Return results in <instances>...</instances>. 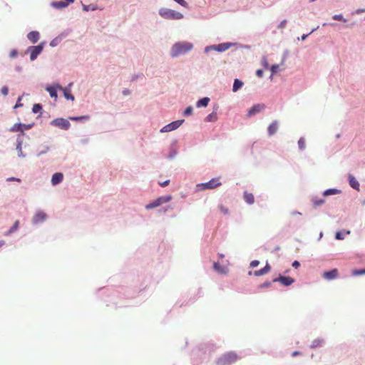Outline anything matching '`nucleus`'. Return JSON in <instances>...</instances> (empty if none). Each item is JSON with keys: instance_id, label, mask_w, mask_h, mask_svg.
I'll return each mask as SVG.
<instances>
[{"instance_id": "49", "label": "nucleus", "mask_w": 365, "mask_h": 365, "mask_svg": "<svg viewBox=\"0 0 365 365\" xmlns=\"http://www.w3.org/2000/svg\"><path fill=\"white\" fill-rule=\"evenodd\" d=\"M333 19H335V20L341 21V20H342L343 16L341 14L335 15V16H334Z\"/></svg>"}, {"instance_id": "15", "label": "nucleus", "mask_w": 365, "mask_h": 365, "mask_svg": "<svg viewBox=\"0 0 365 365\" xmlns=\"http://www.w3.org/2000/svg\"><path fill=\"white\" fill-rule=\"evenodd\" d=\"M46 218V214L43 212H37L33 217V222L36 224L43 222Z\"/></svg>"}, {"instance_id": "2", "label": "nucleus", "mask_w": 365, "mask_h": 365, "mask_svg": "<svg viewBox=\"0 0 365 365\" xmlns=\"http://www.w3.org/2000/svg\"><path fill=\"white\" fill-rule=\"evenodd\" d=\"M160 15L165 19H181L182 14L170 9L163 8L159 11Z\"/></svg>"}, {"instance_id": "8", "label": "nucleus", "mask_w": 365, "mask_h": 365, "mask_svg": "<svg viewBox=\"0 0 365 365\" xmlns=\"http://www.w3.org/2000/svg\"><path fill=\"white\" fill-rule=\"evenodd\" d=\"M231 46V43H220L217 46H212L211 47H206L205 51H207L210 48L216 50L219 52H223L230 48Z\"/></svg>"}, {"instance_id": "56", "label": "nucleus", "mask_w": 365, "mask_h": 365, "mask_svg": "<svg viewBox=\"0 0 365 365\" xmlns=\"http://www.w3.org/2000/svg\"><path fill=\"white\" fill-rule=\"evenodd\" d=\"M219 257H220V258H222V257H224V255H223L222 254H219Z\"/></svg>"}, {"instance_id": "34", "label": "nucleus", "mask_w": 365, "mask_h": 365, "mask_svg": "<svg viewBox=\"0 0 365 365\" xmlns=\"http://www.w3.org/2000/svg\"><path fill=\"white\" fill-rule=\"evenodd\" d=\"M265 274H266V272H264V270L263 269H261L259 270H256L254 272V275L256 276V277L262 276V275H264Z\"/></svg>"}, {"instance_id": "20", "label": "nucleus", "mask_w": 365, "mask_h": 365, "mask_svg": "<svg viewBox=\"0 0 365 365\" xmlns=\"http://www.w3.org/2000/svg\"><path fill=\"white\" fill-rule=\"evenodd\" d=\"M74 0H67V2L65 1H56L53 2V5L58 9L66 7L69 3H73Z\"/></svg>"}, {"instance_id": "10", "label": "nucleus", "mask_w": 365, "mask_h": 365, "mask_svg": "<svg viewBox=\"0 0 365 365\" xmlns=\"http://www.w3.org/2000/svg\"><path fill=\"white\" fill-rule=\"evenodd\" d=\"M339 272L337 269H333L330 271L324 272L323 273V277L327 280H331L337 278Z\"/></svg>"}, {"instance_id": "37", "label": "nucleus", "mask_w": 365, "mask_h": 365, "mask_svg": "<svg viewBox=\"0 0 365 365\" xmlns=\"http://www.w3.org/2000/svg\"><path fill=\"white\" fill-rule=\"evenodd\" d=\"M278 68H279V65H277V64L272 65L271 67V71H272V74L276 73L278 71Z\"/></svg>"}, {"instance_id": "32", "label": "nucleus", "mask_w": 365, "mask_h": 365, "mask_svg": "<svg viewBox=\"0 0 365 365\" xmlns=\"http://www.w3.org/2000/svg\"><path fill=\"white\" fill-rule=\"evenodd\" d=\"M219 208L223 214L227 215L229 213L228 208L224 206L223 205H220Z\"/></svg>"}, {"instance_id": "33", "label": "nucleus", "mask_w": 365, "mask_h": 365, "mask_svg": "<svg viewBox=\"0 0 365 365\" xmlns=\"http://www.w3.org/2000/svg\"><path fill=\"white\" fill-rule=\"evenodd\" d=\"M89 117L88 115H82V116H78V117H71L70 119L72 120H79L81 119H88Z\"/></svg>"}, {"instance_id": "58", "label": "nucleus", "mask_w": 365, "mask_h": 365, "mask_svg": "<svg viewBox=\"0 0 365 365\" xmlns=\"http://www.w3.org/2000/svg\"><path fill=\"white\" fill-rule=\"evenodd\" d=\"M3 244H4V242L1 243V244H0V247H1V246H2V245H3Z\"/></svg>"}, {"instance_id": "48", "label": "nucleus", "mask_w": 365, "mask_h": 365, "mask_svg": "<svg viewBox=\"0 0 365 365\" xmlns=\"http://www.w3.org/2000/svg\"><path fill=\"white\" fill-rule=\"evenodd\" d=\"M256 75H257L258 77H259V78L262 77V76H263V71H262V70H261V69L257 70V71H256Z\"/></svg>"}, {"instance_id": "41", "label": "nucleus", "mask_w": 365, "mask_h": 365, "mask_svg": "<svg viewBox=\"0 0 365 365\" xmlns=\"http://www.w3.org/2000/svg\"><path fill=\"white\" fill-rule=\"evenodd\" d=\"M259 262L258 260H253L250 263V267H256L259 265Z\"/></svg>"}, {"instance_id": "45", "label": "nucleus", "mask_w": 365, "mask_h": 365, "mask_svg": "<svg viewBox=\"0 0 365 365\" xmlns=\"http://www.w3.org/2000/svg\"><path fill=\"white\" fill-rule=\"evenodd\" d=\"M335 237L337 240H343L344 239V237H343L342 234L340 232H337L336 233Z\"/></svg>"}, {"instance_id": "46", "label": "nucleus", "mask_w": 365, "mask_h": 365, "mask_svg": "<svg viewBox=\"0 0 365 365\" xmlns=\"http://www.w3.org/2000/svg\"><path fill=\"white\" fill-rule=\"evenodd\" d=\"M262 269L264 270V272L267 274V273H268L270 271L271 267H270L269 264L268 263H267L265 267L264 268H262Z\"/></svg>"}, {"instance_id": "29", "label": "nucleus", "mask_w": 365, "mask_h": 365, "mask_svg": "<svg viewBox=\"0 0 365 365\" xmlns=\"http://www.w3.org/2000/svg\"><path fill=\"white\" fill-rule=\"evenodd\" d=\"M298 145H299V149H301V150L305 149L306 142H305V139L304 138H299V140H298Z\"/></svg>"}, {"instance_id": "28", "label": "nucleus", "mask_w": 365, "mask_h": 365, "mask_svg": "<svg viewBox=\"0 0 365 365\" xmlns=\"http://www.w3.org/2000/svg\"><path fill=\"white\" fill-rule=\"evenodd\" d=\"M353 276H359L365 274V268L362 269H354L351 272Z\"/></svg>"}, {"instance_id": "51", "label": "nucleus", "mask_w": 365, "mask_h": 365, "mask_svg": "<svg viewBox=\"0 0 365 365\" xmlns=\"http://www.w3.org/2000/svg\"><path fill=\"white\" fill-rule=\"evenodd\" d=\"M7 181H17V182H20L21 180L19 178H16L12 177V178H9L7 179Z\"/></svg>"}, {"instance_id": "36", "label": "nucleus", "mask_w": 365, "mask_h": 365, "mask_svg": "<svg viewBox=\"0 0 365 365\" xmlns=\"http://www.w3.org/2000/svg\"><path fill=\"white\" fill-rule=\"evenodd\" d=\"M192 113V108L189 106L187 107L185 111H184V115H190L191 113Z\"/></svg>"}, {"instance_id": "39", "label": "nucleus", "mask_w": 365, "mask_h": 365, "mask_svg": "<svg viewBox=\"0 0 365 365\" xmlns=\"http://www.w3.org/2000/svg\"><path fill=\"white\" fill-rule=\"evenodd\" d=\"M83 9L86 11H88L90 10H95V8L93 7L91 5H83Z\"/></svg>"}, {"instance_id": "47", "label": "nucleus", "mask_w": 365, "mask_h": 365, "mask_svg": "<svg viewBox=\"0 0 365 365\" xmlns=\"http://www.w3.org/2000/svg\"><path fill=\"white\" fill-rule=\"evenodd\" d=\"M169 182H170V180H165V181L162 182H159V184H160V185L161 187H165V186H167V185H169Z\"/></svg>"}, {"instance_id": "40", "label": "nucleus", "mask_w": 365, "mask_h": 365, "mask_svg": "<svg viewBox=\"0 0 365 365\" xmlns=\"http://www.w3.org/2000/svg\"><path fill=\"white\" fill-rule=\"evenodd\" d=\"M1 93L4 95V96H6L9 93V89L6 86H3L1 89Z\"/></svg>"}, {"instance_id": "18", "label": "nucleus", "mask_w": 365, "mask_h": 365, "mask_svg": "<svg viewBox=\"0 0 365 365\" xmlns=\"http://www.w3.org/2000/svg\"><path fill=\"white\" fill-rule=\"evenodd\" d=\"M213 267L215 271L222 274H225L228 272V269L226 267L221 266L218 262H215Z\"/></svg>"}, {"instance_id": "52", "label": "nucleus", "mask_w": 365, "mask_h": 365, "mask_svg": "<svg viewBox=\"0 0 365 365\" xmlns=\"http://www.w3.org/2000/svg\"><path fill=\"white\" fill-rule=\"evenodd\" d=\"M300 266V263L298 261H294L292 263V267L294 268H298Z\"/></svg>"}, {"instance_id": "17", "label": "nucleus", "mask_w": 365, "mask_h": 365, "mask_svg": "<svg viewBox=\"0 0 365 365\" xmlns=\"http://www.w3.org/2000/svg\"><path fill=\"white\" fill-rule=\"evenodd\" d=\"M63 179V175L61 173H56L51 178V183L56 185L62 182Z\"/></svg>"}, {"instance_id": "24", "label": "nucleus", "mask_w": 365, "mask_h": 365, "mask_svg": "<svg viewBox=\"0 0 365 365\" xmlns=\"http://www.w3.org/2000/svg\"><path fill=\"white\" fill-rule=\"evenodd\" d=\"M217 120V114L215 111L212 112L205 119L206 122H215Z\"/></svg>"}, {"instance_id": "12", "label": "nucleus", "mask_w": 365, "mask_h": 365, "mask_svg": "<svg viewBox=\"0 0 365 365\" xmlns=\"http://www.w3.org/2000/svg\"><path fill=\"white\" fill-rule=\"evenodd\" d=\"M279 127V122L277 120H274L267 128V132L269 135H274L277 130Z\"/></svg>"}, {"instance_id": "35", "label": "nucleus", "mask_w": 365, "mask_h": 365, "mask_svg": "<svg viewBox=\"0 0 365 365\" xmlns=\"http://www.w3.org/2000/svg\"><path fill=\"white\" fill-rule=\"evenodd\" d=\"M183 7H187V3L185 0H174Z\"/></svg>"}, {"instance_id": "26", "label": "nucleus", "mask_w": 365, "mask_h": 365, "mask_svg": "<svg viewBox=\"0 0 365 365\" xmlns=\"http://www.w3.org/2000/svg\"><path fill=\"white\" fill-rule=\"evenodd\" d=\"M19 221L16 220L14 222V225L8 230V232L6 233H5V235L8 236V235H11V233L14 232L15 231H16L19 228Z\"/></svg>"}, {"instance_id": "57", "label": "nucleus", "mask_w": 365, "mask_h": 365, "mask_svg": "<svg viewBox=\"0 0 365 365\" xmlns=\"http://www.w3.org/2000/svg\"><path fill=\"white\" fill-rule=\"evenodd\" d=\"M297 351H295V352H294V353H293V355H294V356H295V355H297Z\"/></svg>"}, {"instance_id": "4", "label": "nucleus", "mask_w": 365, "mask_h": 365, "mask_svg": "<svg viewBox=\"0 0 365 365\" xmlns=\"http://www.w3.org/2000/svg\"><path fill=\"white\" fill-rule=\"evenodd\" d=\"M221 185V182L220 181L219 178H212L209 182L199 184L197 185L198 187H200L202 190H211L216 188L217 187L220 186Z\"/></svg>"}, {"instance_id": "7", "label": "nucleus", "mask_w": 365, "mask_h": 365, "mask_svg": "<svg viewBox=\"0 0 365 365\" xmlns=\"http://www.w3.org/2000/svg\"><path fill=\"white\" fill-rule=\"evenodd\" d=\"M183 122H184V120H178L173 121L171 123L164 126L161 129L160 131L163 133H165V132H170L172 130H174L177 129L178 128H179L182 124Z\"/></svg>"}, {"instance_id": "50", "label": "nucleus", "mask_w": 365, "mask_h": 365, "mask_svg": "<svg viewBox=\"0 0 365 365\" xmlns=\"http://www.w3.org/2000/svg\"><path fill=\"white\" fill-rule=\"evenodd\" d=\"M17 54H18L17 51H16V50H13V51H11V53H10V56H11V57H12V58H14V57H16V56H17Z\"/></svg>"}, {"instance_id": "44", "label": "nucleus", "mask_w": 365, "mask_h": 365, "mask_svg": "<svg viewBox=\"0 0 365 365\" xmlns=\"http://www.w3.org/2000/svg\"><path fill=\"white\" fill-rule=\"evenodd\" d=\"M271 285V282H264L262 284L259 285V287L260 288H264V287H268Z\"/></svg>"}, {"instance_id": "55", "label": "nucleus", "mask_w": 365, "mask_h": 365, "mask_svg": "<svg viewBox=\"0 0 365 365\" xmlns=\"http://www.w3.org/2000/svg\"><path fill=\"white\" fill-rule=\"evenodd\" d=\"M227 356H229L230 359H234L235 358L234 354H228Z\"/></svg>"}, {"instance_id": "22", "label": "nucleus", "mask_w": 365, "mask_h": 365, "mask_svg": "<svg viewBox=\"0 0 365 365\" xmlns=\"http://www.w3.org/2000/svg\"><path fill=\"white\" fill-rule=\"evenodd\" d=\"M11 132H17L20 131L21 133V135H24L23 132V123H16L14 124L10 129Z\"/></svg>"}, {"instance_id": "13", "label": "nucleus", "mask_w": 365, "mask_h": 365, "mask_svg": "<svg viewBox=\"0 0 365 365\" xmlns=\"http://www.w3.org/2000/svg\"><path fill=\"white\" fill-rule=\"evenodd\" d=\"M348 180H349V185L352 188L359 191L360 185H359V182H358V180L355 178V177L353 175L349 174L348 175Z\"/></svg>"}, {"instance_id": "25", "label": "nucleus", "mask_w": 365, "mask_h": 365, "mask_svg": "<svg viewBox=\"0 0 365 365\" xmlns=\"http://www.w3.org/2000/svg\"><path fill=\"white\" fill-rule=\"evenodd\" d=\"M243 86V82L239 79H235L233 83L232 91L237 92Z\"/></svg>"}, {"instance_id": "21", "label": "nucleus", "mask_w": 365, "mask_h": 365, "mask_svg": "<svg viewBox=\"0 0 365 365\" xmlns=\"http://www.w3.org/2000/svg\"><path fill=\"white\" fill-rule=\"evenodd\" d=\"M244 200L250 205H252L255 202V197L253 194L245 192H244Z\"/></svg>"}, {"instance_id": "38", "label": "nucleus", "mask_w": 365, "mask_h": 365, "mask_svg": "<svg viewBox=\"0 0 365 365\" xmlns=\"http://www.w3.org/2000/svg\"><path fill=\"white\" fill-rule=\"evenodd\" d=\"M16 149L19 150V156H21V154H22V148H21V141H19L18 142V144H17V146H16Z\"/></svg>"}, {"instance_id": "30", "label": "nucleus", "mask_w": 365, "mask_h": 365, "mask_svg": "<svg viewBox=\"0 0 365 365\" xmlns=\"http://www.w3.org/2000/svg\"><path fill=\"white\" fill-rule=\"evenodd\" d=\"M41 109H42V106L38 103H36L33 106L32 111L34 113H37L39 111H41Z\"/></svg>"}, {"instance_id": "9", "label": "nucleus", "mask_w": 365, "mask_h": 365, "mask_svg": "<svg viewBox=\"0 0 365 365\" xmlns=\"http://www.w3.org/2000/svg\"><path fill=\"white\" fill-rule=\"evenodd\" d=\"M273 282H279L284 286H289L294 282V280L290 277L280 276L278 278L274 279Z\"/></svg>"}, {"instance_id": "23", "label": "nucleus", "mask_w": 365, "mask_h": 365, "mask_svg": "<svg viewBox=\"0 0 365 365\" xmlns=\"http://www.w3.org/2000/svg\"><path fill=\"white\" fill-rule=\"evenodd\" d=\"M210 98L207 97L202 98L197 102V107H206L208 105Z\"/></svg>"}, {"instance_id": "19", "label": "nucleus", "mask_w": 365, "mask_h": 365, "mask_svg": "<svg viewBox=\"0 0 365 365\" xmlns=\"http://www.w3.org/2000/svg\"><path fill=\"white\" fill-rule=\"evenodd\" d=\"M58 85L50 86L46 88V91L49 93L51 98H54L55 99L57 98V90H58Z\"/></svg>"}, {"instance_id": "27", "label": "nucleus", "mask_w": 365, "mask_h": 365, "mask_svg": "<svg viewBox=\"0 0 365 365\" xmlns=\"http://www.w3.org/2000/svg\"><path fill=\"white\" fill-rule=\"evenodd\" d=\"M339 192H340V191L337 189H328L324 191V195L327 196V195H336Z\"/></svg>"}, {"instance_id": "1", "label": "nucleus", "mask_w": 365, "mask_h": 365, "mask_svg": "<svg viewBox=\"0 0 365 365\" xmlns=\"http://www.w3.org/2000/svg\"><path fill=\"white\" fill-rule=\"evenodd\" d=\"M193 45L190 42H179L175 43L171 48V56L177 57L180 55L185 54L192 50Z\"/></svg>"}, {"instance_id": "3", "label": "nucleus", "mask_w": 365, "mask_h": 365, "mask_svg": "<svg viewBox=\"0 0 365 365\" xmlns=\"http://www.w3.org/2000/svg\"><path fill=\"white\" fill-rule=\"evenodd\" d=\"M171 200H172V196L171 195L160 197L157 198L155 200H154L153 202L146 205H145V209L146 210H150V209L155 208V207L161 205L163 203L168 202Z\"/></svg>"}, {"instance_id": "54", "label": "nucleus", "mask_w": 365, "mask_h": 365, "mask_svg": "<svg viewBox=\"0 0 365 365\" xmlns=\"http://www.w3.org/2000/svg\"><path fill=\"white\" fill-rule=\"evenodd\" d=\"M123 93L124 95H128V94L130 93V91L128 90H125V91H123Z\"/></svg>"}, {"instance_id": "6", "label": "nucleus", "mask_w": 365, "mask_h": 365, "mask_svg": "<svg viewBox=\"0 0 365 365\" xmlns=\"http://www.w3.org/2000/svg\"><path fill=\"white\" fill-rule=\"evenodd\" d=\"M43 48V43H41L35 46H30L29 48V51H30V59L31 61H34L37 58V56L42 52Z\"/></svg>"}, {"instance_id": "53", "label": "nucleus", "mask_w": 365, "mask_h": 365, "mask_svg": "<svg viewBox=\"0 0 365 365\" xmlns=\"http://www.w3.org/2000/svg\"><path fill=\"white\" fill-rule=\"evenodd\" d=\"M307 36H308V34H303V35L302 36V40H305V39H306V38H307Z\"/></svg>"}, {"instance_id": "42", "label": "nucleus", "mask_w": 365, "mask_h": 365, "mask_svg": "<svg viewBox=\"0 0 365 365\" xmlns=\"http://www.w3.org/2000/svg\"><path fill=\"white\" fill-rule=\"evenodd\" d=\"M287 24V20H283L278 26L279 29H284Z\"/></svg>"}, {"instance_id": "11", "label": "nucleus", "mask_w": 365, "mask_h": 365, "mask_svg": "<svg viewBox=\"0 0 365 365\" xmlns=\"http://www.w3.org/2000/svg\"><path fill=\"white\" fill-rule=\"evenodd\" d=\"M265 106L264 104H256L253 106L247 112V115L251 116L257 113H259L264 110Z\"/></svg>"}, {"instance_id": "43", "label": "nucleus", "mask_w": 365, "mask_h": 365, "mask_svg": "<svg viewBox=\"0 0 365 365\" xmlns=\"http://www.w3.org/2000/svg\"><path fill=\"white\" fill-rule=\"evenodd\" d=\"M34 124H23V130H29L33 127Z\"/></svg>"}, {"instance_id": "14", "label": "nucleus", "mask_w": 365, "mask_h": 365, "mask_svg": "<svg viewBox=\"0 0 365 365\" xmlns=\"http://www.w3.org/2000/svg\"><path fill=\"white\" fill-rule=\"evenodd\" d=\"M58 90L61 91L63 93L64 97L67 100L74 101V96L71 93V90L68 88H63L61 86H58Z\"/></svg>"}, {"instance_id": "5", "label": "nucleus", "mask_w": 365, "mask_h": 365, "mask_svg": "<svg viewBox=\"0 0 365 365\" xmlns=\"http://www.w3.org/2000/svg\"><path fill=\"white\" fill-rule=\"evenodd\" d=\"M51 125L56 127H58L63 130H68L71 126L70 123L67 120L61 118H56L52 120Z\"/></svg>"}, {"instance_id": "16", "label": "nucleus", "mask_w": 365, "mask_h": 365, "mask_svg": "<svg viewBox=\"0 0 365 365\" xmlns=\"http://www.w3.org/2000/svg\"><path fill=\"white\" fill-rule=\"evenodd\" d=\"M39 33L36 31H31L28 34L27 38L32 43H36L39 39Z\"/></svg>"}, {"instance_id": "31", "label": "nucleus", "mask_w": 365, "mask_h": 365, "mask_svg": "<svg viewBox=\"0 0 365 365\" xmlns=\"http://www.w3.org/2000/svg\"><path fill=\"white\" fill-rule=\"evenodd\" d=\"M324 203V199H314L313 200V204L315 207L320 206Z\"/></svg>"}]
</instances>
